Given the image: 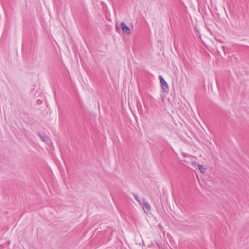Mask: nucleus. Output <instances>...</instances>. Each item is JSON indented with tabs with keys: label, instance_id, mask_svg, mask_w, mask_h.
<instances>
[{
	"label": "nucleus",
	"instance_id": "nucleus-8",
	"mask_svg": "<svg viewBox=\"0 0 249 249\" xmlns=\"http://www.w3.org/2000/svg\"><path fill=\"white\" fill-rule=\"evenodd\" d=\"M218 41H219V42H223V39H222V38H217V37H215V38Z\"/></svg>",
	"mask_w": 249,
	"mask_h": 249
},
{
	"label": "nucleus",
	"instance_id": "nucleus-4",
	"mask_svg": "<svg viewBox=\"0 0 249 249\" xmlns=\"http://www.w3.org/2000/svg\"><path fill=\"white\" fill-rule=\"evenodd\" d=\"M142 204L143 207V208H145L147 211H150L151 210V206L149 203L145 198H142Z\"/></svg>",
	"mask_w": 249,
	"mask_h": 249
},
{
	"label": "nucleus",
	"instance_id": "nucleus-9",
	"mask_svg": "<svg viewBox=\"0 0 249 249\" xmlns=\"http://www.w3.org/2000/svg\"><path fill=\"white\" fill-rule=\"evenodd\" d=\"M197 34V35L200 38V32H196Z\"/></svg>",
	"mask_w": 249,
	"mask_h": 249
},
{
	"label": "nucleus",
	"instance_id": "nucleus-5",
	"mask_svg": "<svg viewBox=\"0 0 249 249\" xmlns=\"http://www.w3.org/2000/svg\"><path fill=\"white\" fill-rule=\"evenodd\" d=\"M198 168L201 173H204L205 171L206 170V168H205L203 165H202L201 164L198 165Z\"/></svg>",
	"mask_w": 249,
	"mask_h": 249
},
{
	"label": "nucleus",
	"instance_id": "nucleus-1",
	"mask_svg": "<svg viewBox=\"0 0 249 249\" xmlns=\"http://www.w3.org/2000/svg\"><path fill=\"white\" fill-rule=\"evenodd\" d=\"M159 78L161 84L163 92L164 93H168L169 90L168 83L162 76L160 75Z\"/></svg>",
	"mask_w": 249,
	"mask_h": 249
},
{
	"label": "nucleus",
	"instance_id": "nucleus-6",
	"mask_svg": "<svg viewBox=\"0 0 249 249\" xmlns=\"http://www.w3.org/2000/svg\"><path fill=\"white\" fill-rule=\"evenodd\" d=\"M132 194L134 196L135 199L137 200L139 203V204H142L141 200L139 199L138 195L134 193H132Z\"/></svg>",
	"mask_w": 249,
	"mask_h": 249
},
{
	"label": "nucleus",
	"instance_id": "nucleus-10",
	"mask_svg": "<svg viewBox=\"0 0 249 249\" xmlns=\"http://www.w3.org/2000/svg\"><path fill=\"white\" fill-rule=\"evenodd\" d=\"M222 49H223V51H224V52L225 53V52H226L225 50H226V47H225V46H222Z\"/></svg>",
	"mask_w": 249,
	"mask_h": 249
},
{
	"label": "nucleus",
	"instance_id": "nucleus-12",
	"mask_svg": "<svg viewBox=\"0 0 249 249\" xmlns=\"http://www.w3.org/2000/svg\"><path fill=\"white\" fill-rule=\"evenodd\" d=\"M196 31H197V32H198V31H199V30L197 29V28H196Z\"/></svg>",
	"mask_w": 249,
	"mask_h": 249
},
{
	"label": "nucleus",
	"instance_id": "nucleus-7",
	"mask_svg": "<svg viewBox=\"0 0 249 249\" xmlns=\"http://www.w3.org/2000/svg\"><path fill=\"white\" fill-rule=\"evenodd\" d=\"M124 35H126L127 36H129L130 35L131 32H123Z\"/></svg>",
	"mask_w": 249,
	"mask_h": 249
},
{
	"label": "nucleus",
	"instance_id": "nucleus-11",
	"mask_svg": "<svg viewBox=\"0 0 249 249\" xmlns=\"http://www.w3.org/2000/svg\"><path fill=\"white\" fill-rule=\"evenodd\" d=\"M174 47H175V48H176V42H175V41H174Z\"/></svg>",
	"mask_w": 249,
	"mask_h": 249
},
{
	"label": "nucleus",
	"instance_id": "nucleus-3",
	"mask_svg": "<svg viewBox=\"0 0 249 249\" xmlns=\"http://www.w3.org/2000/svg\"><path fill=\"white\" fill-rule=\"evenodd\" d=\"M38 136L43 142L46 143H48L50 142L49 138L45 134L38 133Z\"/></svg>",
	"mask_w": 249,
	"mask_h": 249
},
{
	"label": "nucleus",
	"instance_id": "nucleus-2",
	"mask_svg": "<svg viewBox=\"0 0 249 249\" xmlns=\"http://www.w3.org/2000/svg\"><path fill=\"white\" fill-rule=\"evenodd\" d=\"M120 28L122 29V31H131L130 28L124 22H121L119 27L118 24L116 25V31H119Z\"/></svg>",
	"mask_w": 249,
	"mask_h": 249
}]
</instances>
